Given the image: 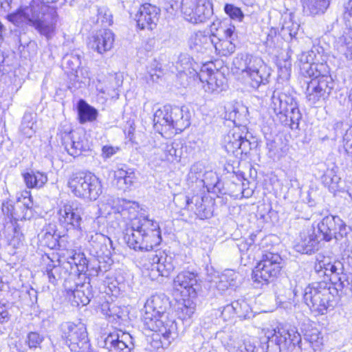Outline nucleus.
<instances>
[{"instance_id": "f257e3e1", "label": "nucleus", "mask_w": 352, "mask_h": 352, "mask_svg": "<svg viewBox=\"0 0 352 352\" xmlns=\"http://www.w3.org/2000/svg\"><path fill=\"white\" fill-rule=\"evenodd\" d=\"M169 299L164 294L151 296L145 302L142 321L145 329L161 335L162 347L167 348L177 336V323L167 313Z\"/></svg>"}, {"instance_id": "f03ea898", "label": "nucleus", "mask_w": 352, "mask_h": 352, "mask_svg": "<svg viewBox=\"0 0 352 352\" xmlns=\"http://www.w3.org/2000/svg\"><path fill=\"white\" fill-rule=\"evenodd\" d=\"M124 239L131 249L151 251L162 242L160 225L146 217L135 219L125 229Z\"/></svg>"}, {"instance_id": "7ed1b4c3", "label": "nucleus", "mask_w": 352, "mask_h": 352, "mask_svg": "<svg viewBox=\"0 0 352 352\" xmlns=\"http://www.w3.org/2000/svg\"><path fill=\"white\" fill-rule=\"evenodd\" d=\"M272 107L283 125L292 129H298L302 114L296 99L289 91L276 88L272 96Z\"/></svg>"}, {"instance_id": "20e7f679", "label": "nucleus", "mask_w": 352, "mask_h": 352, "mask_svg": "<svg viewBox=\"0 0 352 352\" xmlns=\"http://www.w3.org/2000/svg\"><path fill=\"white\" fill-rule=\"evenodd\" d=\"M339 290L326 280L316 282L305 287L303 299L312 311L322 315L333 307L332 300Z\"/></svg>"}, {"instance_id": "39448f33", "label": "nucleus", "mask_w": 352, "mask_h": 352, "mask_svg": "<svg viewBox=\"0 0 352 352\" xmlns=\"http://www.w3.org/2000/svg\"><path fill=\"white\" fill-rule=\"evenodd\" d=\"M67 186L76 197L90 201L96 200L102 192L99 178L91 173L72 174L68 179Z\"/></svg>"}, {"instance_id": "423d86ee", "label": "nucleus", "mask_w": 352, "mask_h": 352, "mask_svg": "<svg viewBox=\"0 0 352 352\" xmlns=\"http://www.w3.org/2000/svg\"><path fill=\"white\" fill-rule=\"evenodd\" d=\"M283 258L277 253L266 252L252 271V278L256 285H267L280 273Z\"/></svg>"}, {"instance_id": "0eeeda50", "label": "nucleus", "mask_w": 352, "mask_h": 352, "mask_svg": "<svg viewBox=\"0 0 352 352\" xmlns=\"http://www.w3.org/2000/svg\"><path fill=\"white\" fill-rule=\"evenodd\" d=\"M315 272L320 277H327L331 286L342 289L347 282L344 265L338 260L329 256H319L314 265Z\"/></svg>"}, {"instance_id": "6e6552de", "label": "nucleus", "mask_w": 352, "mask_h": 352, "mask_svg": "<svg viewBox=\"0 0 352 352\" xmlns=\"http://www.w3.org/2000/svg\"><path fill=\"white\" fill-rule=\"evenodd\" d=\"M30 25L47 40L55 34L58 14L54 8L36 6Z\"/></svg>"}, {"instance_id": "1a4fd4ad", "label": "nucleus", "mask_w": 352, "mask_h": 352, "mask_svg": "<svg viewBox=\"0 0 352 352\" xmlns=\"http://www.w3.org/2000/svg\"><path fill=\"white\" fill-rule=\"evenodd\" d=\"M60 330L62 339L72 351L79 349L82 352H86L89 349L87 328L83 323L65 322L60 324Z\"/></svg>"}, {"instance_id": "9d476101", "label": "nucleus", "mask_w": 352, "mask_h": 352, "mask_svg": "<svg viewBox=\"0 0 352 352\" xmlns=\"http://www.w3.org/2000/svg\"><path fill=\"white\" fill-rule=\"evenodd\" d=\"M85 214L82 205L76 201L62 203L58 210L60 225L67 231L82 232V216Z\"/></svg>"}, {"instance_id": "9b49d317", "label": "nucleus", "mask_w": 352, "mask_h": 352, "mask_svg": "<svg viewBox=\"0 0 352 352\" xmlns=\"http://www.w3.org/2000/svg\"><path fill=\"white\" fill-rule=\"evenodd\" d=\"M180 8L184 18L195 24L205 22L213 14L210 0H182Z\"/></svg>"}, {"instance_id": "f8f14e48", "label": "nucleus", "mask_w": 352, "mask_h": 352, "mask_svg": "<svg viewBox=\"0 0 352 352\" xmlns=\"http://www.w3.org/2000/svg\"><path fill=\"white\" fill-rule=\"evenodd\" d=\"M333 88V82L330 76L315 75L314 78L307 82L306 98L311 104H316L327 98Z\"/></svg>"}, {"instance_id": "ddd939ff", "label": "nucleus", "mask_w": 352, "mask_h": 352, "mask_svg": "<svg viewBox=\"0 0 352 352\" xmlns=\"http://www.w3.org/2000/svg\"><path fill=\"white\" fill-rule=\"evenodd\" d=\"M98 345L107 352H130L134 346L132 336L122 331L110 333L104 338L101 337Z\"/></svg>"}, {"instance_id": "4468645a", "label": "nucleus", "mask_w": 352, "mask_h": 352, "mask_svg": "<svg viewBox=\"0 0 352 352\" xmlns=\"http://www.w3.org/2000/svg\"><path fill=\"white\" fill-rule=\"evenodd\" d=\"M212 63L206 64L202 66L200 72L197 76L204 85V89L208 93H219L226 87L225 77L222 73L217 69H212Z\"/></svg>"}, {"instance_id": "2eb2a0df", "label": "nucleus", "mask_w": 352, "mask_h": 352, "mask_svg": "<svg viewBox=\"0 0 352 352\" xmlns=\"http://www.w3.org/2000/svg\"><path fill=\"white\" fill-rule=\"evenodd\" d=\"M60 138L65 150L74 157L90 149L89 144L85 135H80L71 129L60 132Z\"/></svg>"}, {"instance_id": "dca6fc26", "label": "nucleus", "mask_w": 352, "mask_h": 352, "mask_svg": "<svg viewBox=\"0 0 352 352\" xmlns=\"http://www.w3.org/2000/svg\"><path fill=\"white\" fill-rule=\"evenodd\" d=\"M321 240L316 228L313 226H308L300 232L299 241L294 245V249L301 254H311L318 250Z\"/></svg>"}, {"instance_id": "f3484780", "label": "nucleus", "mask_w": 352, "mask_h": 352, "mask_svg": "<svg viewBox=\"0 0 352 352\" xmlns=\"http://www.w3.org/2000/svg\"><path fill=\"white\" fill-rule=\"evenodd\" d=\"M160 9L150 3L142 5L135 14V20L140 30H153L159 21Z\"/></svg>"}, {"instance_id": "a211bd4d", "label": "nucleus", "mask_w": 352, "mask_h": 352, "mask_svg": "<svg viewBox=\"0 0 352 352\" xmlns=\"http://www.w3.org/2000/svg\"><path fill=\"white\" fill-rule=\"evenodd\" d=\"M197 276V274L192 272H181L174 278L173 286L177 290L185 292L189 297L194 298L199 289Z\"/></svg>"}, {"instance_id": "6ab92c4d", "label": "nucleus", "mask_w": 352, "mask_h": 352, "mask_svg": "<svg viewBox=\"0 0 352 352\" xmlns=\"http://www.w3.org/2000/svg\"><path fill=\"white\" fill-rule=\"evenodd\" d=\"M33 203L30 197L19 198L14 205L10 201L2 204V212L8 217L14 220L25 219L27 211L32 208Z\"/></svg>"}, {"instance_id": "aec40b11", "label": "nucleus", "mask_w": 352, "mask_h": 352, "mask_svg": "<svg viewBox=\"0 0 352 352\" xmlns=\"http://www.w3.org/2000/svg\"><path fill=\"white\" fill-rule=\"evenodd\" d=\"M69 280L65 282L64 287L67 292V296L76 303L77 305H87L91 300L93 295L89 291V285H74L72 286Z\"/></svg>"}, {"instance_id": "412c9836", "label": "nucleus", "mask_w": 352, "mask_h": 352, "mask_svg": "<svg viewBox=\"0 0 352 352\" xmlns=\"http://www.w3.org/2000/svg\"><path fill=\"white\" fill-rule=\"evenodd\" d=\"M234 67L244 75L263 67V60L258 56L250 54L241 53L233 59Z\"/></svg>"}, {"instance_id": "4be33fe9", "label": "nucleus", "mask_w": 352, "mask_h": 352, "mask_svg": "<svg viewBox=\"0 0 352 352\" xmlns=\"http://www.w3.org/2000/svg\"><path fill=\"white\" fill-rule=\"evenodd\" d=\"M114 41L113 34L110 30H100L89 38V48L99 54L111 49Z\"/></svg>"}, {"instance_id": "5701e85b", "label": "nucleus", "mask_w": 352, "mask_h": 352, "mask_svg": "<svg viewBox=\"0 0 352 352\" xmlns=\"http://www.w3.org/2000/svg\"><path fill=\"white\" fill-rule=\"evenodd\" d=\"M151 270L156 271L159 275L167 277L173 271L175 264L171 256L165 252H160L159 254L153 255Z\"/></svg>"}, {"instance_id": "b1692460", "label": "nucleus", "mask_w": 352, "mask_h": 352, "mask_svg": "<svg viewBox=\"0 0 352 352\" xmlns=\"http://www.w3.org/2000/svg\"><path fill=\"white\" fill-rule=\"evenodd\" d=\"M339 223V217L327 216L318 223L316 232L321 236L322 240L330 241L336 234Z\"/></svg>"}, {"instance_id": "393cba45", "label": "nucleus", "mask_w": 352, "mask_h": 352, "mask_svg": "<svg viewBox=\"0 0 352 352\" xmlns=\"http://www.w3.org/2000/svg\"><path fill=\"white\" fill-rule=\"evenodd\" d=\"M170 129H175L182 131L190 125V116L184 107L170 105Z\"/></svg>"}, {"instance_id": "a878e982", "label": "nucleus", "mask_w": 352, "mask_h": 352, "mask_svg": "<svg viewBox=\"0 0 352 352\" xmlns=\"http://www.w3.org/2000/svg\"><path fill=\"white\" fill-rule=\"evenodd\" d=\"M177 201H182L184 206H181V208L194 211L201 219L208 218L210 214L203 205V198L199 196H193L190 198L188 196L181 195L177 198Z\"/></svg>"}, {"instance_id": "bb28decb", "label": "nucleus", "mask_w": 352, "mask_h": 352, "mask_svg": "<svg viewBox=\"0 0 352 352\" xmlns=\"http://www.w3.org/2000/svg\"><path fill=\"white\" fill-rule=\"evenodd\" d=\"M275 335L278 338V344H284L285 345H292L295 346L301 343L300 334L297 331L295 327H281L275 330Z\"/></svg>"}, {"instance_id": "cd10ccee", "label": "nucleus", "mask_w": 352, "mask_h": 352, "mask_svg": "<svg viewBox=\"0 0 352 352\" xmlns=\"http://www.w3.org/2000/svg\"><path fill=\"white\" fill-rule=\"evenodd\" d=\"M240 275L232 270H226L219 275L215 281L216 287L220 292L228 288L236 287L240 282Z\"/></svg>"}, {"instance_id": "c85d7f7f", "label": "nucleus", "mask_w": 352, "mask_h": 352, "mask_svg": "<svg viewBox=\"0 0 352 352\" xmlns=\"http://www.w3.org/2000/svg\"><path fill=\"white\" fill-rule=\"evenodd\" d=\"M236 28L231 23L228 24L226 21H221L219 19L212 22L210 25V31L213 36H221L223 38L233 39L236 38L235 32Z\"/></svg>"}, {"instance_id": "c756f323", "label": "nucleus", "mask_w": 352, "mask_h": 352, "mask_svg": "<svg viewBox=\"0 0 352 352\" xmlns=\"http://www.w3.org/2000/svg\"><path fill=\"white\" fill-rule=\"evenodd\" d=\"M331 0H302L303 12L307 15H319L325 12Z\"/></svg>"}, {"instance_id": "7c9ffc66", "label": "nucleus", "mask_w": 352, "mask_h": 352, "mask_svg": "<svg viewBox=\"0 0 352 352\" xmlns=\"http://www.w3.org/2000/svg\"><path fill=\"white\" fill-rule=\"evenodd\" d=\"M316 54L312 50L302 52L298 56L300 69L309 76H315L314 70H318V65L314 64Z\"/></svg>"}, {"instance_id": "2f4dec72", "label": "nucleus", "mask_w": 352, "mask_h": 352, "mask_svg": "<svg viewBox=\"0 0 352 352\" xmlns=\"http://www.w3.org/2000/svg\"><path fill=\"white\" fill-rule=\"evenodd\" d=\"M35 7V5H30L23 9L18 10L15 12L8 14L7 18L9 21L18 27L21 26L23 23H26L30 25V23L31 22L30 15H33V11Z\"/></svg>"}, {"instance_id": "473e14b6", "label": "nucleus", "mask_w": 352, "mask_h": 352, "mask_svg": "<svg viewBox=\"0 0 352 352\" xmlns=\"http://www.w3.org/2000/svg\"><path fill=\"white\" fill-rule=\"evenodd\" d=\"M265 69V67L263 65V67H261L260 69L244 75V76L248 78V84L252 89H257L259 87L268 83L270 74H266Z\"/></svg>"}, {"instance_id": "72a5a7b5", "label": "nucleus", "mask_w": 352, "mask_h": 352, "mask_svg": "<svg viewBox=\"0 0 352 352\" xmlns=\"http://www.w3.org/2000/svg\"><path fill=\"white\" fill-rule=\"evenodd\" d=\"M170 105H164L156 110L153 116V125L156 130L170 129Z\"/></svg>"}, {"instance_id": "f704fd0d", "label": "nucleus", "mask_w": 352, "mask_h": 352, "mask_svg": "<svg viewBox=\"0 0 352 352\" xmlns=\"http://www.w3.org/2000/svg\"><path fill=\"white\" fill-rule=\"evenodd\" d=\"M78 115L80 123L84 124L94 121L97 118L98 111L85 100H80L78 103Z\"/></svg>"}, {"instance_id": "c9c22d12", "label": "nucleus", "mask_w": 352, "mask_h": 352, "mask_svg": "<svg viewBox=\"0 0 352 352\" xmlns=\"http://www.w3.org/2000/svg\"><path fill=\"white\" fill-rule=\"evenodd\" d=\"M24 182L29 188H40L47 182L46 173L39 171H31L23 174Z\"/></svg>"}, {"instance_id": "e433bc0d", "label": "nucleus", "mask_w": 352, "mask_h": 352, "mask_svg": "<svg viewBox=\"0 0 352 352\" xmlns=\"http://www.w3.org/2000/svg\"><path fill=\"white\" fill-rule=\"evenodd\" d=\"M36 116L32 112H25L23 115L20 131L27 138H31L36 132Z\"/></svg>"}, {"instance_id": "4c0bfd02", "label": "nucleus", "mask_w": 352, "mask_h": 352, "mask_svg": "<svg viewBox=\"0 0 352 352\" xmlns=\"http://www.w3.org/2000/svg\"><path fill=\"white\" fill-rule=\"evenodd\" d=\"M339 54H342L346 60H352V38L346 35L339 37L334 44Z\"/></svg>"}, {"instance_id": "58836bf2", "label": "nucleus", "mask_w": 352, "mask_h": 352, "mask_svg": "<svg viewBox=\"0 0 352 352\" xmlns=\"http://www.w3.org/2000/svg\"><path fill=\"white\" fill-rule=\"evenodd\" d=\"M220 339L223 346L228 352L238 351V348L241 342L239 335L236 332H224L220 335Z\"/></svg>"}, {"instance_id": "ea45409f", "label": "nucleus", "mask_w": 352, "mask_h": 352, "mask_svg": "<svg viewBox=\"0 0 352 352\" xmlns=\"http://www.w3.org/2000/svg\"><path fill=\"white\" fill-rule=\"evenodd\" d=\"M351 227L346 225V223L340 219V223L338 225V230H336V234H335L333 238L337 242L340 241V245L344 250H346V248L349 245L350 241L349 239V235L351 234Z\"/></svg>"}, {"instance_id": "a19ab883", "label": "nucleus", "mask_w": 352, "mask_h": 352, "mask_svg": "<svg viewBox=\"0 0 352 352\" xmlns=\"http://www.w3.org/2000/svg\"><path fill=\"white\" fill-rule=\"evenodd\" d=\"M177 69L180 73L185 74H192L190 69L197 74V71L193 68L192 59L188 54H181L176 65Z\"/></svg>"}, {"instance_id": "79ce46f5", "label": "nucleus", "mask_w": 352, "mask_h": 352, "mask_svg": "<svg viewBox=\"0 0 352 352\" xmlns=\"http://www.w3.org/2000/svg\"><path fill=\"white\" fill-rule=\"evenodd\" d=\"M235 314L241 319L250 318L252 316V311L248 303L244 300H238L233 302Z\"/></svg>"}, {"instance_id": "37998d69", "label": "nucleus", "mask_w": 352, "mask_h": 352, "mask_svg": "<svg viewBox=\"0 0 352 352\" xmlns=\"http://www.w3.org/2000/svg\"><path fill=\"white\" fill-rule=\"evenodd\" d=\"M45 245L50 248H54L58 244V239L60 237L56 234L53 228L43 230L39 234Z\"/></svg>"}, {"instance_id": "c03bdc74", "label": "nucleus", "mask_w": 352, "mask_h": 352, "mask_svg": "<svg viewBox=\"0 0 352 352\" xmlns=\"http://www.w3.org/2000/svg\"><path fill=\"white\" fill-rule=\"evenodd\" d=\"M241 138L240 133H229L225 138L226 150L233 153L237 151L241 147Z\"/></svg>"}, {"instance_id": "a18cd8bd", "label": "nucleus", "mask_w": 352, "mask_h": 352, "mask_svg": "<svg viewBox=\"0 0 352 352\" xmlns=\"http://www.w3.org/2000/svg\"><path fill=\"white\" fill-rule=\"evenodd\" d=\"M219 40V42H215L214 41V47L216 50V51H221L222 50V54L224 56H226L227 54H232L235 50V45L232 43V41L235 39L234 38L233 39L230 38H224L223 41H221L220 38H218Z\"/></svg>"}, {"instance_id": "49530a36", "label": "nucleus", "mask_w": 352, "mask_h": 352, "mask_svg": "<svg viewBox=\"0 0 352 352\" xmlns=\"http://www.w3.org/2000/svg\"><path fill=\"white\" fill-rule=\"evenodd\" d=\"M224 12L228 14L231 19L241 22L244 18V14L241 8L235 6L233 4L226 3L224 6Z\"/></svg>"}, {"instance_id": "de8ad7c7", "label": "nucleus", "mask_w": 352, "mask_h": 352, "mask_svg": "<svg viewBox=\"0 0 352 352\" xmlns=\"http://www.w3.org/2000/svg\"><path fill=\"white\" fill-rule=\"evenodd\" d=\"M72 262H68V265L74 263L76 265V270L78 273H85L88 270V261L84 256V254H75L72 258Z\"/></svg>"}, {"instance_id": "09e8293b", "label": "nucleus", "mask_w": 352, "mask_h": 352, "mask_svg": "<svg viewBox=\"0 0 352 352\" xmlns=\"http://www.w3.org/2000/svg\"><path fill=\"white\" fill-rule=\"evenodd\" d=\"M63 64L68 69L76 72L81 64L80 56L74 54H66L63 58Z\"/></svg>"}, {"instance_id": "8fccbe9b", "label": "nucleus", "mask_w": 352, "mask_h": 352, "mask_svg": "<svg viewBox=\"0 0 352 352\" xmlns=\"http://www.w3.org/2000/svg\"><path fill=\"white\" fill-rule=\"evenodd\" d=\"M208 41L214 43V39L211 36L204 35L201 32L196 33L190 38V47L198 50L197 47H200L201 44L206 43Z\"/></svg>"}, {"instance_id": "3c124183", "label": "nucleus", "mask_w": 352, "mask_h": 352, "mask_svg": "<svg viewBox=\"0 0 352 352\" xmlns=\"http://www.w3.org/2000/svg\"><path fill=\"white\" fill-rule=\"evenodd\" d=\"M44 340V337L37 332L32 331L30 332L25 340V343L28 344L29 349H36L40 347L41 344Z\"/></svg>"}, {"instance_id": "603ef678", "label": "nucleus", "mask_w": 352, "mask_h": 352, "mask_svg": "<svg viewBox=\"0 0 352 352\" xmlns=\"http://www.w3.org/2000/svg\"><path fill=\"white\" fill-rule=\"evenodd\" d=\"M65 269V267L55 265L52 269H47L46 272L49 281L55 285L57 280L62 278L63 271H64L65 274H67V271Z\"/></svg>"}, {"instance_id": "864d4df0", "label": "nucleus", "mask_w": 352, "mask_h": 352, "mask_svg": "<svg viewBox=\"0 0 352 352\" xmlns=\"http://www.w3.org/2000/svg\"><path fill=\"white\" fill-rule=\"evenodd\" d=\"M120 307L115 306L114 305H109L108 303L102 305V312L109 318H120L122 317L120 314Z\"/></svg>"}, {"instance_id": "5fc2aeb1", "label": "nucleus", "mask_w": 352, "mask_h": 352, "mask_svg": "<svg viewBox=\"0 0 352 352\" xmlns=\"http://www.w3.org/2000/svg\"><path fill=\"white\" fill-rule=\"evenodd\" d=\"M299 28L298 23H292V21L285 22L282 26V32L285 36L288 34L290 38L295 37L297 34Z\"/></svg>"}, {"instance_id": "6e6d98bb", "label": "nucleus", "mask_w": 352, "mask_h": 352, "mask_svg": "<svg viewBox=\"0 0 352 352\" xmlns=\"http://www.w3.org/2000/svg\"><path fill=\"white\" fill-rule=\"evenodd\" d=\"M305 340L310 343L314 350H316L322 344V337L320 336V333L318 331L311 334L306 333Z\"/></svg>"}, {"instance_id": "4d7b16f0", "label": "nucleus", "mask_w": 352, "mask_h": 352, "mask_svg": "<svg viewBox=\"0 0 352 352\" xmlns=\"http://www.w3.org/2000/svg\"><path fill=\"white\" fill-rule=\"evenodd\" d=\"M343 146L347 154L352 157V125L343 136Z\"/></svg>"}, {"instance_id": "13d9d810", "label": "nucleus", "mask_w": 352, "mask_h": 352, "mask_svg": "<svg viewBox=\"0 0 352 352\" xmlns=\"http://www.w3.org/2000/svg\"><path fill=\"white\" fill-rule=\"evenodd\" d=\"M164 158L168 161H173L177 157V149L173 144H166L163 148Z\"/></svg>"}, {"instance_id": "bf43d9fd", "label": "nucleus", "mask_w": 352, "mask_h": 352, "mask_svg": "<svg viewBox=\"0 0 352 352\" xmlns=\"http://www.w3.org/2000/svg\"><path fill=\"white\" fill-rule=\"evenodd\" d=\"M343 19L346 25L352 30V0H349L344 5Z\"/></svg>"}, {"instance_id": "052dcab7", "label": "nucleus", "mask_w": 352, "mask_h": 352, "mask_svg": "<svg viewBox=\"0 0 352 352\" xmlns=\"http://www.w3.org/2000/svg\"><path fill=\"white\" fill-rule=\"evenodd\" d=\"M76 74V79L78 82H80L81 83L86 84L87 82H89L90 80V74L87 69L86 68H80L78 69L75 72Z\"/></svg>"}, {"instance_id": "680f3d73", "label": "nucleus", "mask_w": 352, "mask_h": 352, "mask_svg": "<svg viewBox=\"0 0 352 352\" xmlns=\"http://www.w3.org/2000/svg\"><path fill=\"white\" fill-rule=\"evenodd\" d=\"M107 240L109 241V239H107L104 234L95 233L90 236L89 243L94 248H98L104 243Z\"/></svg>"}, {"instance_id": "e2e57ef3", "label": "nucleus", "mask_w": 352, "mask_h": 352, "mask_svg": "<svg viewBox=\"0 0 352 352\" xmlns=\"http://www.w3.org/2000/svg\"><path fill=\"white\" fill-rule=\"evenodd\" d=\"M221 313V317L224 320L232 318L236 315L233 302L223 307Z\"/></svg>"}, {"instance_id": "0e129e2a", "label": "nucleus", "mask_w": 352, "mask_h": 352, "mask_svg": "<svg viewBox=\"0 0 352 352\" xmlns=\"http://www.w3.org/2000/svg\"><path fill=\"white\" fill-rule=\"evenodd\" d=\"M135 178L134 171L133 170H129L128 175L121 182V184H118L119 188L123 190L129 188L133 184Z\"/></svg>"}, {"instance_id": "69168bd1", "label": "nucleus", "mask_w": 352, "mask_h": 352, "mask_svg": "<svg viewBox=\"0 0 352 352\" xmlns=\"http://www.w3.org/2000/svg\"><path fill=\"white\" fill-rule=\"evenodd\" d=\"M131 170V168H127L125 165H123L122 167L118 168L114 172V177L117 180L118 185L121 184V182L128 175L129 170Z\"/></svg>"}, {"instance_id": "338daca9", "label": "nucleus", "mask_w": 352, "mask_h": 352, "mask_svg": "<svg viewBox=\"0 0 352 352\" xmlns=\"http://www.w3.org/2000/svg\"><path fill=\"white\" fill-rule=\"evenodd\" d=\"M118 148L111 146H104L102 147V156L105 158H109L117 153Z\"/></svg>"}, {"instance_id": "774afa93", "label": "nucleus", "mask_w": 352, "mask_h": 352, "mask_svg": "<svg viewBox=\"0 0 352 352\" xmlns=\"http://www.w3.org/2000/svg\"><path fill=\"white\" fill-rule=\"evenodd\" d=\"M9 346L12 352H26V350L21 341L12 342Z\"/></svg>"}]
</instances>
